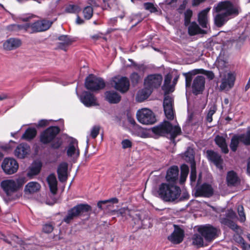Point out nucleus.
I'll return each mask as SVG.
<instances>
[{"label": "nucleus", "mask_w": 250, "mask_h": 250, "mask_svg": "<svg viewBox=\"0 0 250 250\" xmlns=\"http://www.w3.org/2000/svg\"><path fill=\"white\" fill-rule=\"evenodd\" d=\"M213 10L217 13L214 17V23L217 27H221L230 19V17L238 15L241 9L237 5L225 1L214 6Z\"/></svg>", "instance_id": "f257e3e1"}, {"label": "nucleus", "mask_w": 250, "mask_h": 250, "mask_svg": "<svg viewBox=\"0 0 250 250\" xmlns=\"http://www.w3.org/2000/svg\"><path fill=\"white\" fill-rule=\"evenodd\" d=\"M25 183V179L20 177L15 179H6L0 183V187L4 192L2 199L6 204L17 199L19 196L17 191Z\"/></svg>", "instance_id": "f03ea898"}, {"label": "nucleus", "mask_w": 250, "mask_h": 250, "mask_svg": "<svg viewBox=\"0 0 250 250\" xmlns=\"http://www.w3.org/2000/svg\"><path fill=\"white\" fill-rule=\"evenodd\" d=\"M181 191L180 188L173 184L163 183L159 186L157 192L164 201L173 202L179 197Z\"/></svg>", "instance_id": "7ed1b4c3"}, {"label": "nucleus", "mask_w": 250, "mask_h": 250, "mask_svg": "<svg viewBox=\"0 0 250 250\" xmlns=\"http://www.w3.org/2000/svg\"><path fill=\"white\" fill-rule=\"evenodd\" d=\"M52 23L53 21L42 20L33 23H27L23 25L13 24L11 26L14 29L23 30L28 33L32 34L47 30L51 26Z\"/></svg>", "instance_id": "20e7f679"}, {"label": "nucleus", "mask_w": 250, "mask_h": 250, "mask_svg": "<svg viewBox=\"0 0 250 250\" xmlns=\"http://www.w3.org/2000/svg\"><path fill=\"white\" fill-rule=\"evenodd\" d=\"M151 130L154 134L160 136L169 134L170 139L173 142L176 137L181 133V128L179 126H173L167 121H164L159 125L153 127Z\"/></svg>", "instance_id": "39448f33"}, {"label": "nucleus", "mask_w": 250, "mask_h": 250, "mask_svg": "<svg viewBox=\"0 0 250 250\" xmlns=\"http://www.w3.org/2000/svg\"><path fill=\"white\" fill-rule=\"evenodd\" d=\"M91 210V207L87 204L78 205L68 211L67 215L64 218L63 221L69 223L74 218Z\"/></svg>", "instance_id": "423d86ee"}, {"label": "nucleus", "mask_w": 250, "mask_h": 250, "mask_svg": "<svg viewBox=\"0 0 250 250\" xmlns=\"http://www.w3.org/2000/svg\"><path fill=\"white\" fill-rule=\"evenodd\" d=\"M136 116L138 121L144 125H152L156 121V117L153 112L150 109L144 108L138 110Z\"/></svg>", "instance_id": "0eeeda50"}, {"label": "nucleus", "mask_w": 250, "mask_h": 250, "mask_svg": "<svg viewBox=\"0 0 250 250\" xmlns=\"http://www.w3.org/2000/svg\"><path fill=\"white\" fill-rule=\"evenodd\" d=\"M198 231L207 242H211L217 237L220 233L219 229L210 225L202 226L198 228Z\"/></svg>", "instance_id": "6e6552de"}, {"label": "nucleus", "mask_w": 250, "mask_h": 250, "mask_svg": "<svg viewBox=\"0 0 250 250\" xmlns=\"http://www.w3.org/2000/svg\"><path fill=\"white\" fill-rule=\"evenodd\" d=\"M237 219L235 212L232 209L228 210L225 215L220 218V223L228 226L235 231L238 232L239 227L234 222Z\"/></svg>", "instance_id": "1a4fd4ad"}, {"label": "nucleus", "mask_w": 250, "mask_h": 250, "mask_svg": "<svg viewBox=\"0 0 250 250\" xmlns=\"http://www.w3.org/2000/svg\"><path fill=\"white\" fill-rule=\"evenodd\" d=\"M85 86L87 89L94 91L104 88L105 83L102 78L90 75L85 80Z\"/></svg>", "instance_id": "9d476101"}, {"label": "nucleus", "mask_w": 250, "mask_h": 250, "mask_svg": "<svg viewBox=\"0 0 250 250\" xmlns=\"http://www.w3.org/2000/svg\"><path fill=\"white\" fill-rule=\"evenodd\" d=\"M219 90L221 91H228L234 85L235 81V75L232 72H228L221 75Z\"/></svg>", "instance_id": "9b49d317"}, {"label": "nucleus", "mask_w": 250, "mask_h": 250, "mask_svg": "<svg viewBox=\"0 0 250 250\" xmlns=\"http://www.w3.org/2000/svg\"><path fill=\"white\" fill-rule=\"evenodd\" d=\"M162 81L163 77L162 75L159 74H150L145 79L144 85L152 91L154 89L160 87Z\"/></svg>", "instance_id": "f8f14e48"}, {"label": "nucleus", "mask_w": 250, "mask_h": 250, "mask_svg": "<svg viewBox=\"0 0 250 250\" xmlns=\"http://www.w3.org/2000/svg\"><path fill=\"white\" fill-rule=\"evenodd\" d=\"M1 167L6 174L10 175L17 171L19 164L14 159L6 158L2 163Z\"/></svg>", "instance_id": "ddd939ff"}, {"label": "nucleus", "mask_w": 250, "mask_h": 250, "mask_svg": "<svg viewBox=\"0 0 250 250\" xmlns=\"http://www.w3.org/2000/svg\"><path fill=\"white\" fill-rule=\"evenodd\" d=\"M60 132V129L57 126H50L44 130L41 135L40 140L44 144L49 143L52 141Z\"/></svg>", "instance_id": "4468645a"}, {"label": "nucleus", "mask_w": 250, "mask_h": 250, "mask_svg": "<svg viewBox=\"0 0 250 250\" xmlns=\"http://www.w3.org/2000/svg\"><path fill=\"white\" fill-rule=\"evenodd\" d=\"M111 84L116 89L122 93L126 92L129 87V80L127 78L124 77H115L113 79Z\"/></svg>", "instance_id": "2eb2a0df"}, {"label": "nucleus", "mask_w": 250, "mask_h": 250, "mask_svg": "<svg viewBox=\"0 0 250 250\" xmlns=\"http://www.w3.org/2000/svg\"><path fill=\"white\" fill-rule=\"evenodd\" d=\"M173 232L168 237V239L173 244H178L182 242L184 237V231L178 226L174 225Z\"/></svg>", "instance_id": "dca6fc26"}, {"label": "nucleus", "mask_w": 250, "mask_h": 250, "mask_svg": "<svg viewBox=\"0 0 250 250\" xmlns=\"http://www.w3.org/2000/svg\"><path fill=\"white\" fill-rule=\"evenodd\" d=\"M213 194L212 186L208 184H203L197 188L195 195L198 197H209Z\"/></svg>", "instance_id": "f3484780"}, {"label": "nucleus", "mask_w": 250, "mask_h": 250, "mask_svg": "<svg viewBox=\"0 0 250 250\" xmlns=\"http://www.w3.org/2000/svg\"><path fill=\"white\" fill-rule=\"evenodd\" d=\"M30 152V147L29 145L25 143H21L18 145L14 150L15 156L19 159H24Z\"/></svg>", "instance_id": "a211bd4d"}, {"label": "nucleus", "mask_w": 250, "mask_h": 250, "mask_svg": "<svg viewBox=\"0 0 250 250\" xmlns=\"http://www.w3.org/2000/svg\"><path fill=\"white\" fill-rule=\"evenodd\" d=\"M81 102L86 106L90 107L97 105V100L94 96L87 91H84L80 97Z\"/></svg>", "instance_id": "6ab92c4d"}, {"label": "nucleus", "mask_w": 250, "mask_h": 250, "mask_svg": "<svg viewBox=\"0 0 250 250\" xmlns=\"http://www.w3.org/2000/svg\"><path fill=\"white\" fill-rule=\"evenodd\" d=\"M205 79L203 76H197L193 80L192 88L195 95L202 92L205 87Z\"/></svg>", "instance_id": "aec40b11"}, {"label": "nucleus", "mask_w": 250, "mask_h": 250, "mask_svg": "<svg viewBox=\"0 0 250 250\" xmlns=\"http://www.w3.org/2000/svg\"><path fill=\"white\" fill-rule=\"evenodd\" d=\"M67 155L73 159L77 158L80 155L78 141L75 139H72L67 149Z\"/></svg>", "instance_id": "412c9836"}, {"label": "nucleus", "mask_w": 250, "mask_h": 250, "mask_svg": "<svg viewBox=\"0 0 250 250\" xmlns=\"http://www.w3.org/2000/svg\"><path fill=\"white\" fill-rule=\"evenodd\" d=\"M207 154L208 160L213 162L218 168L223 169V159L219 154L212 150H207Z\"/></svg>", "instance_id": "4be33fe9"}, {"label": "nucleus", "mask_w": 250, "mask_h": 250, "mask_svg": "<svg viewBox=\"0 0 250 250\" xmlns=\"http://www.w3.org/2000/svg\"><path fill=\"white\" fill-rule=\"evenodd\" d=\"M210 8L208 7L201 11L198 16V21L200 25L203 28H207L208 27V14Z\"/></svg>", "instance_id": "5701e85b"}, {"label": "nucleus", "mask_w": 250, "mask_h": 250, "mask_svg": "<svg viewBox=\"0 0 250 250\" xmlns=\"http://www.w3.org/2000/svg\"><path fill=\"white\" fill-rule=\"evenodd\" d=\"M178 167L177 166H172L167 170L166 178L167 181L174 183L178 179Z\"/></svg>", "instance_id": "b1692460"}, {"label": "nucleus", "mask_w": 250, "mask_h": 250, "mask_svg": "<svg viewBox=\"0 0 250 250\" xmlns=\"http://www.w3.org/2000/svg\"><path fill=\"white\" fill-rule=\"evenodd\" d=\"M68 165L66 163H61L57 170L58 178L61 182H64L67 179Z\"/></svg>", "instance_id": "393cba45"}, {"label": "nucleus", "mask_w": 250, "mask_h": 250, "mask_svg": "<svg viewBox=\"0 0 250 250\" xmlns=\"http://www.w3.org/2000/svg\"><path fill=\"white\" fill-rule=\"evenodd\" d=\"M21 44V42L20 39L10 38L3 43V47L5 49L11 50L19 47Z\"/></svg>", "instance_id": "a878e982"}, {"label": "nucleus", "mask_w": 250, "mask_h": 250, "mask_svg": "<svg viewBox=\"0 0 250 250\" xmlns=\"http://www.w3.org/2000/svg\"><path fill=\"white\" fill-rule=\"evenodd\" d=\"M227 184L228 186H236L240 182L239 178L234 171L231 170L228 172L226 177Z\"/></svg>", "instance_id": "bb28decb"}, {"label": "nucleus", "mask_w": 250, "mask_h": 250, "mask_svg": "<svg viewBox=\"0 0 250 250\" xmlns=\"http://www.w3.org/2000/svg\"><path fill=\"white\" fill-rule=\"evenodd\" d=\"M214 141L216 144L221 148L222 152L225 154L228 153L229 149L225 137L217 135L214 139Z\"/></svg>", "instance_id": "cd10ccee"}, {"label": "nucleus", "mask_w": 250, "mask_h": 250, "mask_svg": "<svg viewBox=\"0 0 250 250\" xmlns=\"http://www.w3.org/2000/svg\"><path fill=\"white\" fill-rule=\"evenodd\" d=\"M152 91L145 86V88L139 90L136 95V100L138 102H142L146 100L151 94Z\"/></svg>", "instance_id": "c85d7f7f"}, {"label": "nucleus", "mask_w": 250, "mask_h": 250, "mask_svg": "<svg viewBox=\"0 0 250 250\" xmlns=\"http://www.w3.org/2000/svg\"><path fill=\"white\" fill-rule=\"evenodd\" d=\"M106 100L111 104H116L121 100V96L115 91H106L105 93Z\"/></svg>", "instance_id": "c756f323"}, {"label": "nucleus", "mask_w": 250, "mask_h": 250, "mask_svg": "<svg viewBox=\"0 0 250 250\" xmlns=\"http://www.w3.org/2000/svg\"><path fill=\"white\" fill-rule=\"evenodd\" d=\"M172 78V75L169 73L167 74L165 77L164 84L162 88L165 92L168 93L174 90L172 84H170Z\"/></svg>", "instance_id": "7c9ffc66"}, {"label": "nucleus", "mask_w": 250, "mask_h": 250, "mask_svg": "<svg viewBox=\"0 0 250 250\" xmlns=\"http://www.w3.org/2000/svg\"><path fill=\"white\" fill-rule=\"evenodd\" d=\"M41 188L40 185L36 182H30L25 187L24 191L26 193H34L38 192Z\"/></svg>", "instance_id": "2f4dec72"}, {"label": "nucleus", "mask_w": 250, "mask_h": 250, "mask_svg": "<svg viewBox=\"0 0 250 250\" xmlns=\"http://www.w3.org/2000/svg\"><path fill=\"white\" fill-rule=\"evenodd\" d=\"M47 181L50 188L51 192L55 194L56 193L57 188V181L55 176L53 174H50L47 178Z\"/></svg>", "instance_id": "473e14b6"}, {"label": "nucleus", "mask_w": 250, "mask_h": 250, "mask_svg": "<svg viewBox=\"0 0 250 250\" xmlns=\"http://www.w3.org/2000/svg\"><path fill=\"white\" fill-rule=\"evenodd\" d=\"M188 31L189 34L191 36L204 33L203 30L199 27L195 22H193L190 24L188 27Z\"/></svg>", "instance_id": "72a5a7b5"}, {"label": "nucleus", "mask_w": 250, "mask_h": 250, "mask_svg": "<svg viewBox=\"0 0 250 250\" xmlns=\"http://www.w3.org/2000/svg\"><path fill=\"white\" fill-rule=\"evenodd\" d=\"M183 158L186 161L189 162L191 165L192 163H195L193 149L190 147H188L184 154Z\"/></svg>", "instance_id": "f704fd0d"}, {"label": "nucleus", "mask_w": 250, "mask_h": 250, "mask_svg": "<svg viewBox=\"0 0 250 250\" xmlns=\"http://www.w3.org/2000/svg\"><path fill=\"white\" fill-rule=\"evenodd\" d=\"M37 134V131L34 128H27L22 136L23 139L30 140L33 139Z\"/></svg>", "instance_id": "c9c22d12"}, {"label": "nucleus", "mask_w": 250, "mask_h": 250, "mask_svg": "<svg viewBox=\"0 0 250 250\" xmlns=\"http://www.w3.org/2000/svg\"><path fill=\"white\" fill-rule=\"evenodd\" d=\"M42 164L40 162H35L31 166L28 172V175H36L38 174L41 169Z\"/></svg>", "instance_id": "e433bc0d"}, {"label": "nucleus", "mask_w": 250, "mask_h": 250, "mask_svg": "<svg viewBox=\"0 0 250 250\" xmlns=\"http://www.w3.org/2000/svg\"><path fill=\"white\" fill-rule=\"evenodd\" d=\"M192 244L198 247L204 246V240L203 236L200 234H194L192 238Z\"/></svg>", "instance_id": "4c0bfd02"}, {"label": "nucleus", "mask_w": 250, "mask_h": 250, "mask_svg": "<svg viewBox=\"0 0 250 250\" xmlns=\"http://www.w3.org/2000/svg\"><path fill=\"white\" fill-rule=\"evenodd\" d=\"M58 39L62 42L60 44V47L64 50H66L63 47V46L65 45H68L70 44L71 42H73L72 39H70V37L67 35L61 36L59 37Z\"/></svg>", "instance_id": "58836bf2"}, {"label": "nucleus", "mask_w": 250, "mask_h": 250, "mask_svg": "<svg viewBox=\"0 0 250 250\" xmlns=\"http://www.w3.org/2000/svg\"><path fill=\"white\" fill-rule=\"evenodd\" d=\"M241 142L246 145H250V127L248 128L246 134L237 135Z\"/></svg>", "instance_id": "ea45409f"}, {"label": "nucleus", "mask_w": 250, "mask_h": 250, "mask_svg": "<svg viewBox=\"0 0 250 250\" xmlns=\"http://www.w3.org/2000/svg\"><path fill=\"white\" fill-rule=\"evenodd\" d=\"M181 176H180V184H183L188 175V172H189V168L187 165H183L181 166Z\"/></svg>", "instance_id": "a19ab883"}, {"label": "nucleus", "mask_w": 250, "mask_h": 250, "mask_svg": "<svg viewBox=\"0 0 250 250\" xmlns=\"http://www.w3.org/2000/svg\"><path fill=\"white\" fill-rule=\"evenodd\" d=\"M240 142V139L237 135H235L232 137L230 144V148L232 151H236Z\"/></svg>", "instance_id": "79ce46f5"}, {"label": "nucleus", "mask_w": 250, "mask_h": 250, "mask_svg": "<svg viewBox=\"0 0 250 250\" xmlns=\"http://www.w3.org/2000/svg\"><path fill=\"white\" fill-rule=\"evenodd\" d=\"M217 110L216 106L214 104L211 106L206 117V120L208 123L212 121V115L216 112Z\"/></svg>", "instance_id": "37998d69"}, {"label": "nucleus", "mask_w": 250, "mask_h": 250, "mask_svg": "<svg viewBox=\"0 0 250 250\" xmlns=\"http://www.w3.org/2000/svg\"><path fill=\"white\" fill-rule=\"evenodd\" d=\"M84 18L86 20H89L93 15V8L91 6H86L83 10Z\"/></svg>", "instance_id": "c03bdc74"}, {"label": "nucleus", "mask_w": 250, "mask_h": 250, "mask_svg": "<svg viewBox=\"0 0 250 250\" xmlns=\"http://www.w3.org/2000/svg\"><path fill=\"white\" fill-rule=\"evenodd\" d=\"M165 115L167 119L172 120L174 119V114L173 107L164 108Z\"/></svg>", "instance_id": "a18cd8bd"}, {"label": "nucleus", "mask_w": 250, "mask_h": 250, "mask_svg": "<svg viewBox=\"0 0 250 250\" xmlns=\"http://www.w3.org/2000/svg\"><path fill=\"white\" fill-rule=\"evenodd\" d=\"M191 166V172L190 174V180L191 184L194 183L196 179V171L195 163H192Z\"/></svg>", "instance_id": "49530a36"}, {"label": "nucleus", "mask_w": 250, "mask_h": 250, "mask_svg": "<svg viewBox=\"0 0 250 250\" xmlns=\"http://www.w3.org/2000/svg\"><path fill=\"white\" fill-rule=\"evenodd\" d=\"M237 211L239 215V220L241 222H244L246 220V216L244 211V208L242 205H239L237 207Z\"/></svg>", "instance_id": "de8ad7c7"}, {"label": "nucleus", "mask_w": 250, "mask_h": 250, "mask_svg": "<svg viewBox=\"0 0 250 250\" xmlns=\"http://www.w3.org/2000/svg\"><path fill=\"white\" fill-rule=\"evenodd\" d=\"M173 99L171 97L169 96H167L165 97L163 103L164 108L173 107Z\"/></svg>", "instance_id": "09e8293b"}, {"label": "nucleus", "mask_w": 250, "mask_h": 250, "mask_svg": "<svg viewBox=\"0 0 250 250\" xmlns=\"http://www.w3.org/2000/svg\"><path fill=\"white\" fill-rule=\"evenodd\" d=\"M80 10V8L76 5H69L65 9L66 12L69 13H77L79 12Z\"/></svg>", "instance_id": "8fccbe9b"}, {"label": "nucleus", "mask_w": 250, "mask_h": 250, "mask_svg": "<svg viewBox=\"0 0 250 250\" xmlns=\"http://www.w3.org/2000/svg\"><path fill=\"white\" fill-rule=\"evenodd\" d=\"M185 24L188 25L190 22V19L192 15V11L190 9H188L185 12Z\"/></svg>", "instance_id": "3c124183"}, {"label": "nucleus", "mask_w": 250, "mask_h": 250, "mask_svg": "<svg viewBox=\"0 0 250 250\" xmlns=\"http://www.w3.org/2000/svg\"><path fill=\"white\" fill-rule=\"evenodd\" d=\"M146 10L149 11L151 13H154L157 11V8L151 2H146L144 4Z\"/></svg>", "instance_id": "603ef678"}, {"label": "nucleus", "mask_w": 250, "mask_h": 250, "mask_svg": "<svg viewBox=\"0 0 250 250\" xmlns=\"http://www.w3.org/2000/svg\"><path fill=\"white\" fill-rule=\"evenodd\" d=\"M141 79V77L137 73L134 72L130 76V80L133 84H137Z\"/></svg>", "instance_id": "864d4df0"}, {"label": "nucleus", "mask_w": 250, "mask_h": 250, "mask_svg": "<svg viewBox=\"0 0 250 250\" xmlns=\"http://www.w3.org/2000/svg\"><path fill=\"white\" fill-rule=\"evenodd\" d=\"M100 127L98 125H95L93 126L90 131V136L93 139L95 138L99 134Z\"/></svg>", "instance_id": "5fc2aeb1"}, {"label": "nucleus", "mask_w": 250, "mask_h": 250, "mask_svg": "<svg viewBox=\"0 0 250 250\" xmlns=\"http://www.w3.org/2000/svg\"><path fill=\"white\" fill-rule=\"evenodd\" d=\"M118 199L116 198H112V199H111L109 200H107L100 201L98 203L97 206L99 208L102 209H103V208H102L103 204H106L109 202L117 203H118Z\"/></svg>", "instance_id": "6e6d98bb"}, {"label": "nucleus", "mask_w": 250, "mask_h": 250, "mask_svg": "<svg viewBox=\"0 0 250 250\" xmlns=\"http://www.w3.org/2000/svg\"><path fill=\"white\" fill-rule=\"evenodd\" d=\"M54 229L53 225L51 224H46L43 225L42 230L44 232L49 233L51 232Z\"/></svg>", "instance_id": "4d7b16f0"}, {"label": "nucleus", "mask_w": 250, "mask_h": 250, "mask_svg": "<svg viewBox=\"0 0 250 250\" xmlns=\"http://www.w3.org/2000/svg\"><path fill=\"white\" fill-rule=\"evenodd\" d=\"M121 144L124 149L130 148L132 146V142L128 139H125L122 141Z\"/></svg>", "instance_id": "13d9d810"}, {"label": "nucleus", "mask_w": 250, "mask_h": 250, "mask_svg": "<svg viewBox=\"0 0 250 250\" xmlns=\"http://www.w3.org/2000/svg\"><path fill=\"white\" fill-rule=\"evenodd\" d=\"M184 75L186 77V86L187 87H189L192 81V77L190 75L188 74H184Z\"/></svg>", "instance_id": "bf43d9fd"}, {"label": "nucleus", "mask_w": 250, "mask_h": 250, "mask_svg": "<svg viewBox=\"0 0 250 250\" xmlns=\"http://www.w3.org/2000/svg\"><path fill=\"white\" fill-rule=\"evenodd\" d=\"M62 145V141L60 140H55L52 144V147L55 149L59 148Z\"/></svg>", "instance_id": "052dcab7"}, {"label": "nucleus", "mask_w": 250, "mask_h": 250, "mask_svg": "<svg viewBox=\"0 0 250 250\" xmlns=\"http://www.w3.org/2000/svg\"><path fill=\"white\" fill-rule=\"evenodd\" d=\"M49 122V121L47 120H44V119L41 120L38 122L37 126H39V127L45 126L48 125Z\"/></svg>", "instance_id": "680f3d73"}, {"label": "nucleus", "mask_w": 250, "mask_h": 250, "mask_svg": "<svg viewBox=\"0 0 250 250\" xmlns=\"http://www.w3.org/2000/svg\"><path fill=\"white\" fill-rule=\"evenodd\" d=\"M216 64L218 67H225L226 66V62L220 58H218L217 60Z\"/></svg>", "instance_id": "e2e57ef3"}, {"label": "nucleus", "mask_w": 250, "mask_h": 250, "mask_svg": "<svg viewBox=\"0 0 250 250\" xmlns=\"http://www.w3.org/2000/svg\"><path fill=\"white\" fill-rule=\"evenodd\" d=\"M128 211V209L127 208H120V209L117 210L116 212H117V214H119L121 216H124V214H125L126 213V211Z\"/></svg>", "instance_id": "0e129e2a"}, {"label": "nucleus", "mask_w": 250, "mask_h": 250, "mask_svg": "<svg viewBox=\"0 0 250 250\" xmlns=\"http://www.w3.org/2000/svg\"><path fill=\"white\" fill-rule=\"evenodd\" d=\"M0 239H2L4 241L8 243H10V242L9 241L8 238L6 236L4 235L3 234H0Z\"/></svg>", "instance_id": "69168bd1"}, {"label": "nucleus", "mask_w": 250, "mask_h": 250, "mask_svg": "<svg viewBox=\"0 0 250 250\" xmlns=\"http://www.w3.org/2000/svg\"><path fill=\"white\" fill-rule=\"evenodd\" d=\"M243 250H250V245L243 243L242 245Z\"/></svg>", "instance_id": "338daca9"}, {"label": "nucleus", "mask_w": 250, "mask_h": 250, "mask_svg": "<svg viewBox=\"0 0 250 250\" xmlns=\"http://www.w3.org/2000/svg\"><path fill=\"white\" fill-rule=\"evenodd\" d=\"M247 173L250 175V158L248 160L247 163Z\"/></svg>", "instance_id": "774afa93"}]
</instances>
